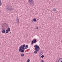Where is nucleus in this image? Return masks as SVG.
<instances>
[{
	"label": "nucleus",
	"mask_w": 62,
	"mask_h": 62,
	"mask_svg": "<svg viewBox=\"0 0 62 62\" xmlns=\"http://www.w3.org/2000/svg\"><path fill=\"white\" fill-rule=\"evenodd\" d=\"M16 22L17 23H19V19L18 18V17L17 19H16Z\"/></svg>",
	"instance_id": "nucleus-8"
},
{
	"label": "nucleus",
	"mask_w": 62,
	"mask_h": 62,
	"mask_svg": "<svg viewBox=\"0 0 62 62\" xmlns=\"http://www.w3.org/2000/svg\"><path fill=\"white\" fill-rule=\"evenodd\" d=\"M21 46H25L24 48H25V49H27L28 47V45H26L25 46V44H23V45H22Z\"/></svg>",
	"instance_id": "nucleus-7"
},
{
	"label": "nucleus",
	"mask_w": 62,
	"mask_h": 62,
	"mask_svg": "<svg viewBox=\"0 0 62 62\" xmlns=\"http://www.w3.org/2000/svg\"><path fill=\"white\" fill-rule=\"evenodd\" d=\"M6 10L7 11H11L12 10V7L11 5H8L7 6V8H6Z\"/></svg>",
	"instance_id": "nucleus-3"
},
{
	"label": "nucleus",
	"mask_w": 62,
	"mask_h": 62,
	"mask_svg": "<svg viewBox=\"0 0 62 62\" xmlns=\"http://www.w3.org/2000/svg\"><path fill=\"white\" fill-rule=\"evenodd\" d=\"M41 58H43V57H44V55H42L41 56Z\"/></svg>",
	"instance_id": "nucleus-17"
},
{
	"label": "nucleus",
	"mask_w": 62,
	"mask_h": 62,
	"mask_svg": "<svg viewBox=\"0 0 62 62\" xmlns=\"http://www.w3.org/2000/svg\"><path fill=\"white\" fill-rule=\"evenodd\" d=\"M10 28H8L7 29V31H8L9 32V31H10Z\"/></svg>",
	"instance_id": "nucleus-13"
},
{
	"label": "nucleus",
	"mask_w": 62,
	"mask_h": 62,
	"mask_svg": "<svg viewBox=\"0 0 62 62\" xmlns=\"http://www.w3.org/2000/svg\"><path fill=\"white\" fill-rule=\"evenodd\" d=\"M2 33H5V30H3L2 31Z\"/></svg>",
	"instance_id": "nucleus-15"
},
{
	"label": "nucleus",
	"mask_w": 62,
	"mask_h": 62,
	"mask_svg": "<svg viewBox=\"0 0 62 62\" xmlns=\"http://www.w3.org/2000/svg\"><path fill=\"white\" fill-rule=\"evenodd\" d=\"M57 62H62V58H60L57 59Z\"/></svg>",
	"instance_id": "nucleus-5"
},
{
	"label": "nucleus",
	"mask_w": 62,
	"mask_h": 62,
	"mask_svg": "<svg viewBox=\"0 0 62 62\" xmlns=\"http://www.w3.org/2000/svg\"><path fill=\"white\" fill-rule=\"evenodd\" d=\"M37 42V39H33V40L31 41V44L32 45L33 43H36Z\"/></svg>",
	"instance_id": "nucleus-6"
},
{
	"label": "nucleus",
	"mask_w": 62,
	"mask_h": 62,
	"mask_svg": "<svg viewBox=\"0 0 62 62\" xmlns=\"http://www.w3.org/2000/svg\"><path fill=\"white\" fill-rule=\"evenodd\" d=\"M41 62H44V61H43V60H41Z\"/></svg>",
	"instance_id": "nucleus-19"
},
{
	"label": "nucleus",
	"mask_w": 62,
	"mask_h": 62,
	"mask_svg": "<svg viewBox=\"0 0 62 62\" xmlns=\"http://www.w3.org/2000/svg\"><path fill=\"white\" fill-rule=\"evenodd\" d=\"M9 31H8V30H6L5 31V32L6 33H8Z\"/></svg>",
	"instance_id": "nucleus-16"
},
{
	"label": "nucleus",
	"mask_w": 62,
	"mask_h": 62,
	"mask_svg": "<svg viewBox=\"0 0 62 62\" xmlns=\"http://www.w3.org/2000/svg\"><path fill=\"white\" fill-rule=\"evenodd\" d=\"M35 48V50H36L37 51H35L34 52V54H37V52H38L39 50H40V48L39 47V46L37 45H35L34 46Z\"/></svg>",
	"instance_id": "nucleus-1"
},
{
	"label": "nucleus",
	"mask_w": 62,
	"mask_h": 62,
	"mask_svg": "<svg viewBox=\"0 0 62 62\" xmlns=\"http://www.w3.org/2000/svg\"><path fill=\"white\" fill-rule=\"evenodd\" d=\"M40 54L41 55L43 54V52H42V51H41L40 53Z\"/></svg>",
	"instance_id": "nucleus-10"
},
{
	"label": "nucleus",
	"mask_w": 62,
	"mask_h": 62,
	"mask_svg": "<svg viewBox=\"0 0 62 62\" xmlns=\"http://www.w3.org/2000/svg\"><path fill=\"white\" fill-rule=\"evenodd\" d=\"M25 46H20L19 47V52H21V53H23L24 52V50L25 49L24 47Z\"/></svg>",
	"instance_id": "nucleus-2"
},
{
	"label": "nucleus",
	"mask_w": 62,
	"mask_h": 62,
	"mask_svg": "<svg viewBox=\"0 0 62 62\" xmlns=\"http://www.w3.org/2000/svg\"><path fill=\"white\" fill-rule=\"evenodd\" d=\"M36 29H38V27H37Z\"/></svg>",
	"instance_id": "nucleus-20"
},
{
	"label": "nucleus",
	"mask_w": 62,
	"mask_h": 62,
	"mask_svg": "<svg viewBox=\"0 0 62 62\" xmlns=\"http://www.w3.org/2000/svg\"><path fill=\"white\" fill-rule=\"evenodd\" d=\"M7 25L8 26V24H7Z\"/></svg>",
	"instance_id": "nucleus-21"
},
{
	"label": "nucleus",
	"mask_w": 62,
	"mask_h": 62,
	"mask_svg": "<svg viewBox=\"0 0 62 62\" xmlns=\"http://www.w3.org/2000/svg\"><path fill=\"white\" fill-rule=\"evenodd\" d=\"M36 18H34L33 19V21H34V22H36Z\"/></svg>",
	"instance_id": "nucleus-14"
},
{
	"label": "nucleus",
	"mask_w": 62,
	"mask_h": 62,
	"mask_svg": "<svg viewBox=\"0 0 62 62\" xmlns=\"http://www.w3.org/2000/svg\"><path fill=\"white\" fill-rule=\"evenodd\" d=\"M29 2L31 6H34V1L33 0H29Z\"/></svg>",
	"instance_id": "nucleus-4"
},
{
	"label": "nucleus",
	"mask_w": 62,
	"mask_h": 62,
	"mask_svg": "<svg viewBox=\"0 0 62 62\" xmlns=\"http://www.w3.org/2000/svg\"><path fill=\"white\" fill-rule=\"evenodd\" d=\"M1 5H2V1L1 0H0V6H1Z\"/></svg>",
	"instance_id": "nucleus-11"
},
{
	"label": "nucleus",
	"mask_w": 62,
	"mask_h": 62,
	"mask_svg": "<svg viewBox=\"0 0 62 62\" xmlns=\"http://www.w3.org/2000/svg\"><path fill=\"white\" fill-rule=\"evenodd\" d=\"M31 23H33V20H31Z\"/></svg>",
	"instance_id": "nucleus-18"
},
{
	"label": "nucleus",
	"mask_w": 62,
	"mask_h": 62,
	"mask_svg": "<svg viewBox=\"0 0 62 62\" xmlns=\"http://www.w3.org/2000/svg\"><path fill=\"white\" fill-rule=\"evenodd\" d=\"M21 56H22V57H23V56L24 55V54L22 53V54H21Z\"/></svg>",
	"instance_id": "nucleus-12"
},
{
	"label": "nucleus",
	"mask_w": 62,
	"mask_h": 62,
	"mask_svg": "<svg viewBox=\"0 0 62 62\" xmlns=\"http://www.w3.org/2000/svg\"><path fill=\"white\" fill-rule=\"evenodd\" d=\"M53 10L54 11V12H55V11H56V9L55 8H54L53 9Z\"/></svg>",
	"instance_id": "nucleus-9"
}]
</instances>
